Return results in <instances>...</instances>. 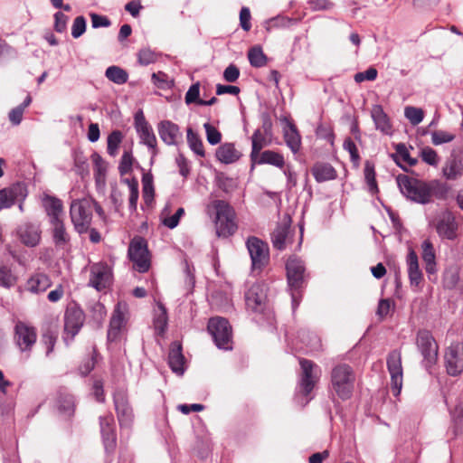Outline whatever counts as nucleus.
<instances>
[{"label": "nucleus", "instance_id": "obj_53", "mask_svg": "<svg viewBox=\"0 0 463 463\" xmlns=\"http://www.w3.org/2000/svg\"><path fill=\"white\" fill-rule=\"evenodd\" d=\"M316 135L319 139L324 140L329 145H334L335 135L329 124L320 123L316 129Z\"/></svg>", "mask_w": 463, "mask_h": 463}, {"label": "nucleus", "instance_id": "obj_56", "mask_svg": "<svg viewBox=\"0 0 463 463\" xmlns=\"http://www.w3.org/2000/svg\"><path fill=\"white\" fill-rule=\"evenodd\" d=\"M203 128L205 129L207 141L210 145H216L221 142L222 134L214 126L206 122L203 124Z\"/></svg>", "mask_w": 463, "mask_h": 463}, {"label": "nucleus", "instance_id": "obj_3", "mask_svg": "<svg viewBox=\"0 0 463 463\" xmlns=\"http://www.w3.org/2000/svg\"><path fill=\"white\" fill-rule=\"evenodd\" d=\"M355 383V373L346 364L335 365L331 371V385L335 394L342 400L352 397Z\"/></svg>", "mask_w": 463, "mask_h": 463}, {"label": "nucleus", "instance_id": "obj_38", "mask_svg": "<svg viewBox=\"0 0 463 463\" xmlns=\"http://www.w3.org/2000/svg\"><path fill=\"white\" fill-rule=\"evenodd\" d=\"M283 134L286 145H301V137L293 122L286 119Z\"/></svg>", "mask_w": 463, "mask_h": 463}, {"label": "nucleus", "instance_id": "obj_48", "mask_svg": "<svg viewBox=\"0 0 463 463\" xmlns=\"http://www.w3.org/2000/svg\"><path fill=\"white\" fill-rule=\"evenodd\" d=\"M17 277L7 266L0 267V287L10 288L16 284Z\"/></svg>", "mask_w": 463, "mask_h": 463}, {"label": "nucleus", "instance_id": "obj_2", "mask_svg": "<svg viewBox=\"0 0 463 463\" xmlns=\"http://www.w3.org/2000/svg\"><path fill=\"white\" fill-rule=\"evenodd\" d=\"M287 279L291 291L293 307H297L302 298V289L305 288L307 274L302 260L290 256L286 263Z\"/></svg>", "mask_w": 463, "mask_h": 463}, {"label": "nucleus", "instance_id": "obj_41", "mask_svg": "<svg viewBox=\"0 0 463 463\" xmlns=\"http://www.w3.org/2000/svg\"><path fill=\"white\" fill-rule=\"evenodd\" d=\"M31 103L32 97L28 94L22 104L10 110L8 118L14 126H18L22 122L24 110Z\"/></svg>", "mask_w": 463, "mask_h": 463}, {"label": "nucleus", "instance_id": "obj_7", "mask_svg": "<svg viewBox=\"0 0 463 463\" xmlns=\"http://www.w3.org/2000/svg\"><path fill=\"white\" fill-rule=\"evenodd\" d=\"M208 331L219 348L231 349L232 330L229 321L223 317H212L207 326Z\"/></svg>", "mask_w": 463, "mask_h": 463}, {"label": "nucleus", "instance_id": "obj_42", "mask_svg": "<svg viewBox=\"0 0 463 463\" xmlns=\"http://www.w3.org/2000/svg\"><path fill=\"white\" fill-rule=\"evenodd\" d=\"M250 64L254 68H261L267 64V56L260 46H253L248 52Z\"/></svg>", "mask_w": 463, "mask_h": 463}, {"label": "nucleus", "instance_id": "obj_35", "mask_svg": "<svg viewBox=\"0 0 463 463\" xmlns=\"http://www.w3.org/2000/svg\"><path fill=\"white\" fill-rule=\"evenodd\" d=\"M311 173L318 183L334 180L336 177V171L327 163L315 164Z\"/></svg>", "mask_w": 463, "mask_h": 463}, {"label": "nucleus", "instance_id": "obj_64", "mask_svg": "<svg viewBox=\"0 0 463 463\" xmlns=\"http://www.w3.org/2000/svg\"><path fill=\"white\" fill-rule=\"evenodd\" d=\"M250 19V9L246 6L241 7L240 12V25L245 32H249L251 28Z\"/></svg>", "mask_w": 463, "mask_h": 463}, {"label": "nucleus", "instance_id": "obj_14", "mask_svg": "<svg viewBox=\"0 0 463 463\" xmlns=\"http://www.w3.org/2000/svg\"><path fill=\"white\" fill-rule=\"evenodd\" d=\"M245 305L248 310L253 313H263L267 308L266 287L255 283L245 293Z\"/></svg>", "mask_w": 463, "mask_h": 463}, {"label": "nucleus", "instance_id": "obj_9", "mask_svg": "<svg viewBox=\"0 0 463 463\" xmlns=\"http://www.w3.org/2000/svg\"><path fill=\"white\" fill-rule=\"evenodd\" d=\"M386 365L391 376V391L398 397L403 384L402 358L400 350L394 349L388 354Z\"/></svg>", "mask_w": 463, "mask_h": 463}, {"label": "nucleus", "instance_id": "obj_55", "mask_svg": "<svg viewBox=\"0 0 463 463\" xmlns=\"http://www.w3.org/2000/svg\"><path fill=\"white\" fill-rule=\"evenodd\" d=\"M217 184L220 189L225 193H231L237 187V181L232 177L220 175L217 177Z\"/></svg>", "mask_w": 463, "mask_h": 463}, {"label": "nucleus", "instance_id": "obj_44", "mask_svg": "<svg viewBox=\"0 0 463 463\" xmlns=\"http://www.w3.org/2000/svg\"><path fill=\"white\" fill-rule=\"evenodd\" d=\"M298 23V19L278 15L266 22V29L267 31H270L273 28H287L295 25Z\"/></svg>", "mask_w": 463, "mask_h": 463}, {"label": "nucleus", "instance_id": "obj_59", "mask_svg": "<svg viewBox=\"0 0 463 463\" xmlns=\"http://www.w3.org/2000/svg\"><path fill=\"white\" fill-rule=\"evenodd\" d=\"M86 31V19L84 16L80 15L77 16L71 27V35L73 38L77 39L80 37Z\"/></svg>", "mask_w": 463, "mask_h": 463}, {"label": "nucleus", "instance_id": "obj_13", "mask_svg": "<svg viewBox=\"0 0 463 463\" xmlns=\"http://www.w3.org/2000/svg\"><path fill=\"white\" fill-rule=\"evenodd\" d=\"M416 344L426 362V365L434 364L438 357L439 347L432 334L425 329L419 330Z\"/></svg>", "mask_w": 463, "mask_h": 463}, {"label": "nucleus", "instance_id": "obj_18", "mask_svg": "<svg viewBox=\"0 0 463 463\" xmlns=\"http://www.w3.org/2000/svg\"><path fill=\"white\" fill-rule=\"evenodd\" d=\"M445 365L449 375L457 376L463 371V350L459 346H449L445 353Z\"/></svg>", "mask_w": 463, "mask_h": 463}, {"label": "nucleus", "instance_id": "obj_16", "mask_svg": "<svg viewBox=\"0 0 463 463\" xmlns=\"http://www.w3.org/2000/svg\"><path fill=\"white\" fill-rule=\"evenodd\" d=\"M114 406L120 426H129L134 419L133 409L125 391H116L113 395Z\"/></svg>", "mask_w": 463, "mask_h": 463}, {"label": "nucleus", "instance_id": "obj_32", "mask_svg": "<svg viewBox=\"0 0 463 463\" xmlns=\"http://www.w3.org/2000/svg\"><path fill=\"white\" fill-rule=\"evenodd\" d=\"M290 226L288 223L278 224L273 232L271 233V241L273 247L277 250H282L286 248L287 243L289 241Z\"/></svg>", "mask_w": 463, "mask_h": 463}, {"label": "nucleus", "instance_id": "obj_34", "mask_svg": "<svg viewBox=\"0 0 463 463\" xmlns=\"http://www.w3.org/2000/svg\"><path fill=\"white\" fill-rule=\"evenodd\" d=\"M421 257L425 263V270L428 275H434L436 269V255L433 244L430 241L425 240L421 245Z\"/></svg>", "mask_w": 463, "mask_h": 463}, {"label": "nucleus", "instance_id": "obj_62", "mask_svg": "<svg viewBox=\"0 0 463 463\" xmlns=\"http://www.w3.org/2000/svg\"><path fill=\"white\" fill-rule=\"evenodd\" d=\"M127 183L129 185L130 194H129V207L132 210L137 209V200H138V183L136 180L128 181Z\"/></svg>", "mask_w": 463, "mask_h": 463}, {"label": "nucleus", "instance_id": "obj_49", "mask_svg": "<svg viewBox=\"0 0 463 463\" xmlns=\"http://www.w3.org/2000/svg\"><path fill=\"white\" fill-rule=\"evenodd\" d=\"M453 432L455 436H463V402H460L453 411Z\"/></svg>", "mask_w": 463, "mask_h": 463}, {"label": "nucleus", "instance_id": "obj_31", "mask_svg": "<svg viewBox=\"0 0 463 463\" xmlns=\"http://www.w3.org/2000/svg\"><path fill=\"white\" fill-rule=\"evenodd\" d=\"M91 160L95 183L99 187L104 186L107 179L108 163L96 152L92 153Z\"/></svg>", "mask_w": 463, "mask_h": 463}, {"label": "nucleus", "instance_id": "obj_30", "mask_svg": "<svg viewBox=\"0 0 463 463\" xmlns=\"http://www.w3.org/2000/svg\"><path fill=\"white\" fill-rule=\"evenodd\" d=\"M407 266L411 284L418 287L422 281L423 275L419 267L418 256L411 249L407 255Z\"/></svg>", "mask_w": 463, "mask_h": 463}, {"label": "nucleus", "instance_id": "obj_37", "mask_svg": "<svg viewBox=\"0 0 463 463\" xmlns=\"http://www.w3.org/2000/svg\"><path fill=\"white\" fill-rule=\"evenodd\" d=\"M57 407L61 413L71 417L75 407L73 396L66 392L60 391L57 397Z\"/></svg>", "mask_w": 463, "mask_h": 463}, {"label": "nucleus", "instance_id": "obj_33", "mask_svg": "<svg viewBox=\"0 0 463 463\" xmlns=\"http://www.w3.org/2000/svg\"><path fill=\"white\" fill-rule=\"evenodd\" d=\"M51 230L52 234V240L56 247L63 249L69 244L71 241L70 234L68 233L64 221L52 222Z\"/></svg>", "mask_w": 463, "mask_h": 463}, {"label": "nucleus", "instance_id": "obj_43", "mask_svg": "<svg viewBox=\"0 0 463 463\" xmlns=\"http://www.w3.org/2000/svg\"><path fill=\"white\" fill-rule=\"evenodd\" d=\"M106 77L116 84H124L128 80V72L118 66H109L105 72Z\"/></svg>", "mask_w": 463, "mask_h": 463}, {"label": "nucleus", "instance_id": "obj_60", "mask_svg": "<svg viewBox=\"0 0 463 463\" xmlns=\"http://www.w3.org/2000/svg\"><path fill=\"white\" fill-rule=\"evenodd\" d=\"M137 57L138 62L144 66L154 63L157 59L156 52L151 51L150 49L140 50L138 52Z\"/></svg>", "mask_w": 463, "mask_h": 463}, {"label": "nucleus", "instance_id": "obj_12", "mask_svg": "<svg viewBox=\"0 0 463 463\" xmlns=\"http://www.w3.org/2000/svg\"><path fill=\"white\" fill-rule=\"evenodd\" d=\"M432 223L440 238L450 241L457 239L458 225L451 212H440L437 214Z\"/></svg>", "mask_w": 463, "mask_h": 463}, {"label": "nucleus", "instance_id": "obj_50", "mask_svg": "<svg viewBox=\"0 0 463 463\" xmlns=\"http://www.w3.org/2000/svg\"><path fill=\"white\" fill-rule=\"evenodd\" d=\"M58 338V333L55 329L48 327L42 335V343L46 348V355H49L54 348Z\"/></svg>", "mask_w": 463, "mask_h": 463}, {"label": "nucleus", "instance_id": "obj_17", "mask_svg": "<svg viewBox=\"0 0 463 463\" xmlns=\"http://www.w3.org/2000/svg\"><path fill=\"white\" fill-rule=\"evenodd\" d=\"M111 279V269L107 263H94L90 267V284L98 290L106 288Z\"/></svg>", "mask_w": 463, "mask_h": 463}, {"label": "nucleus", "instance_id": "obj_24", "mask_svg": "<svg viewBox=\"0 0 463 463\" xmlns=\"http://www.w3.org/2000/svg\"><path fill=\"white\" fill-rule=\"evenodd\" d=\"M263 146H252L251 156L254 162L259 164H270L278 167L284 165L283 156L275 151L267 150L260 153Z\"/></svg>", "mask_w": 463, "mask_h": 463}, {"label": "nucleus", "instance_id": "obj_40", "mask_svg": "<svg viewBox=\"0 0 463 463\" xmlns=\"http://www.w3.org/2000/svg\"><path fill=\"white\" fill-rule=\"evenodd\" d=\"M449 188L444 184L440 183L437 180H432L429 182V194H430V202H431L432 198L444 200L447 198Z\"/></svg>", "mask_w": 463, "mask_h": 463}, {"label": "nucleus", "instance_id": "obj_8", "mask_svg": "<svg viewBox=\"0 0 463 463\" xmlns=\"http://www.w3.org/2000/svg\"><path fill=\"white\" fill-rule=\"evenodd\" d=\"M246 247L250 256L252 270L261 272L269 262L268 243L255 236H251L248 238Z\"/></svg>", "mask_w": 463, "mask_h": 463}, {"label": "nucleus", "instance_id": "obj_57", "mask_svg": "<svg viewBox=\"0 0 463 463\" xmlns=\"http://www.w3.org/2000/svg\"><path fill=\"white\" fill-rule=\"evenodd\" d=\"M185 103L187 105L195 103L199 105L200 99V82L197 81L190 86L184 97Z\"/></svg>", "mask_w": 463, "mask_h": 463}, {"label": "nucleus", "instance_id": "obj_61", "mask_svg": "<svg viewBox=\"0 0 463 463\" xmlns=\"http://www.w3.org/2000/svg\"><path fill=\"white\" fill-rule=\"evenodd\" d=\"M133 157L129 151H125L118 166V170L121 175L129 173L132 169Z\"/></svg>", "mask_w": 463, "mask_h": 463}, {"label": "nucleus", "instance_id": "obj_11", "mask_svg": "<svg viewBox=\"0 0 463 463\" xmlns=\"http://www.w3.org/2000/svg\"><path fill=\"white\" fill-rule=\"evenodd\" d=\"M299 364L301 368L299 380L300 392L305 396H308L319 380V368L313 361L306 358H300Z\"/></svg>", "mask_w": 463, "mask_h": 463}, {"label": "nucleus", "instance_id": "obj_6", "mask_svg": "<svg viewBox=\"0 0 463 463\" xmlns=\"http://www.w3.org/2000/svg\"><path fill=\"white\" fill-rule=\"evenodd\" d=\"M128 255L133 262V269L140 273L148 271L151 261L146 241L142 237H135L129 243Z\"/></svg>", "mask_w": 463, "mask_h": 463}, {"label": "nucleus", "instance_id": "obj_19", "mask_svg": "<svg viewBox=\"0 0 463 463\" xmlns=\"http://www.w3.org/2000/svg\"><path fill=\"white\" fill-rule=\"evenodd\" d=\"M16 234L24 246L35 247L40 243L42 231L39 225L27 222L17 228Z\"/></svg>", "mask_w": 463, "mask_h": 463}, {"label": "nucleus", "instance_id": "obj_39", "mask_svg": "<svg viewBox=\"0 0 463 463\" xmlns=\"http://www.w3.org/2000/svg\"><path fill=\"white\" fill-rule=\"evenodd\" d=\"M215 155L221 162L225 164L233 163L241 156V153L234 146H219Z\"/></svg>", "mask_w": 463, "mask_h": 463}, {"label": "nucleus", "instance_id": "obj_54", "mask_svg": "<svg viewBox=\"0 0 463 463\" xmlns=\"http://www.w3.org/2000/svg\"><path fill=\"white\" fill-rule=\"evenodd\" d=\"M404 115L412 125L420 124L424 118V113L421 109L411 106L405 108Z\"/></svg>", "mask_w": 463, "mask_h": 463}, {"label": "nucleus", "instance_id": "obj_29", "mask_svg": "<svg viewBox=\"0 0 463 463\" xmlns=\"http://www.w3.org/2000/svg\"><path fill=\"white\" fill-rule=\"evenodd\" d=\"M371 115L375 124L376 129L380 130L385 135L392 134V124L381 105H374L371 110Z\"/></svg>", "mask_w": 463, "mask_h": 463}, {"label": "nucleus", "instance_id": "obj_22", "mask_svg": "<svg viewBox=\"0 0 463 463\" xmlns=\"http://www.w3.org/2000/svg\"><path fill=\"white\" fill-rule=\"evenodd\" d=\"M100 432L107 450L114 449L116 446V426L112 414L99 418Z\"/></svg>", "mask_w": 463, "mask_h": 463}, {"label": "nucleus", "instance_id": "obj_21", "mask_svg": "<svg viewBox=\"0 0 463 463\" xmlns=\"http://www.w3.org/2000/svg\"><path fill=\"white\" fill-rule=\"evenodd\" d=\"M26 188L24 184H16L10 188L0 190V210L10 208L17 201L24 199Z\"/></svg>", "mask_w": 463, "mask_h": 463}, {"label": "nucleus", "instance_id": "obj_36", "mask_svg": "<svg viewBox=\"0 0 463 463\" xmlns=\"http://www.w3.org/2000/svg\"><path fill=\"white\" fill-rule=\"evenodd\" d=\"M394 162L403 170L407 171V166H412L418 162L416 157L410 154L408 146H396V152L391 155Z\"/></svg>", "mask_w": 463, "mask_h": 463}, {"label": "nucleus", "instance_id": "obj_28", "mask_svg": "<svg viewBox=\"0 0 463 463\" xmlns=\"http://www.w3.org/2000/svg\"><path fill=\"white\" fill-rule=\"evenodd\" d=\"M52 285L50 278L44 273L32 275L25 283V289L33 294L46 291Z\"/></svg>", "mask_w": 463, "mask_h": 463}, {"label": "nucleus", "instance_id": "obj_25", "mask_svg": "<svg viewBox=\"0 0 463 463\" xmlns=\"http://www.w3.org/2000/svg\"><path fill=\"white\" fill-rule=\"evenodd\" d=\"M261 127L256 129L251 138V145H262L270 141L272 130V119L269 112L260 115Z\"/></svg>", "mask_w": 463, "mask_h": 463}, {"label": "nucleus", "instance_id": "obj_63", "mask_svg": "<svg viewBox=\"0 0 463 463\" xmlns=\"http://www.w3.org/2000/svg\"><path fill=\"white\" fill-rule=\"evenodd\" d=\"M378 71L375 68L370 67L364 71L357 72L354 75V80L361 83L364 80H374L377 78Z\"/></svg>", "mask_w": 463, "mask_h": 463}, {"label": "nucleus", "instance_id": "obj_46", "mask_svg": "<svg viewBox=\"0 0 463 463\" xmlns=\"http://www.w3.org/2000/svg\"><path fill=\"white\" fill-rule=\"evenodd\" d=\"M459 281V269L456 266L446 269L443 276V284L447 288H454Z\"/></svg>", "mask_w": 463, "mask_h": 463}, {"label": "nucleus", "instance_id": "obj_5", "mask_svg": "<svg viewBox=\"0 0 463 463\" xmlns=\"http://www.w3.org/2000/svg\"><path fill=\"white\" fill-rule=\"evenodd\" d=\"M397 183L402 193L419 203H430L429 183L405 175L397 176Z\"/></svg>", "mask_w": 463, "mask_h": 463}, {"label": "nucleus", "instance_id": "obj_47", "mask_svg": "<svg viewBox=\"0 0 463 463\" xmlns=\"http://www.w3.org/2000/svg\"><path fill=\"white\" fill-rule=\"evenodd\" d=\"M125 305L118 303L112 313L109 326L124 328L126 325Z\"/></svg>", "mask_w": 463, "mask_h": 463}, {"label": "nucleus", "instance_id": "obj_45", "mask_svg": "<svg viewBox=\"0 0 463 463\" xmlns=\"http://www.w3.org/2000/svg\"><path fill=\"white\" fill-rule=\"evenodd\" d=\"M160 312L154 318V328L156 335H163L167 327V312L165 307L160 304L159 305Z\"/></svg>", "mask_w": 463, "mask_h": 463}, {"label": "nucleus", "instance_id": "obj_1", "mask_svg": "<svg viewBox=\"0 0 463 463\" xmlns=\"http://www.w3.org/2000/svg\"><path fill=\"white\" fill-rule=\"evenodd\" d=\"M207 213L214 215V224L218 237L228 238L237 229L236 213L232 206L223 200H214L207 205Z\"/></svg>", "mask_w": 463, "mask_h": 463}, {"label": "nucleus", "instance_id": "obj_10", "mask_svg": "<svg viewBox=\"0 0 463 463\" xmlns=\"http://www.w3.org/2000/svg\"><path fill=\"white\" fill-rule=\"evenodd\" d=\"M85 321V314L78 307H67L64 315V335L63 341L67 345L72 342L75 335L80 332Z\"/></svg>", "mask_w": 463, "mask_h": 463}, {"label": "nucleus", "instance_id": "obj_26", "mask_svg": "<svg viewBox=\"0 0 463 463\" xmlns=\"http://www.w3.org/2000/svg\"><path fill=\"white\" fill-rule=\"evenodd\" d=\"M43 203L50 219V223L63 220V203L61 200L52 195H45Z\"/></svg>", "mask_w": 463, "mask_h": 463}, {"label": "nucleus", "instance_id": "obj_52", "mask_svg": "<svg viewBox=\"0 0 463 463\" xmlns=\"http://www.w3.org/2000/svg\"><path fill=\"white\" fill-rule=\"evenodd\" d=\"M364 178L369 190L372 193H377L378 186L375 179L374 165L370 161H366L364 164Z\"/></svg>", "mask_w": 463, "mask_h": 463}, {"label": "nucleus", "instance_id": "obj_15", "mask_svg": "<svg viewBox=\"0 0 463 463\" xmlns=\"http://www.w3.org/2000/svg\"><path fill=\"white\" fill-rule=\"evenodd\" d=\"M37 333L35 327L24 322H17L14 326V341L20 351L30 352L36 343Z\"/></svg>", "mask_w": 463, "mask_h": 463}, {"label": "nucleus", "instance_id": "obj_27", "mask_svg": "<svg viewBox=\"0 0 463 463\" xmlns=\"http://www.w3.org/2000/svg\"><path fill=\"white\" fill-rule=\"evenodd\" d=\"M168 364L173 372L177 374H183L184 356L183 347L180 342L174 341L169 347Z\"/></svg>", "mask_w": 463, "mask_h": 463}, {"label": "nucleus", "instance_id": "obj_20", "mask_svg": "<svg viewBox=\"0 0 463 463\" xmlns=\"http://www.w3.org/2000/svg\"><path fill=\"white\" fill-rule=\"evenodd\" d=\"M134 123L136 131L140 138V143L142 145H156V136L142 110L136 112Z\"/></svg>", "mask_w": 463, "mask_h": 463}, {"label": "nucleus", "instance_id": "obj_23", "mask_svg": "<svg viewBox=\"0 0 463 463\" xmlns=\"http://www.w3.org/2000/svg\"><path fill=\"white\" fill-rule=\"evenodd\" d=\"M160 138L165 145H177L182 138V133L178 125L170 121L163 120L157 126Z\"/></svg>", "mask_w": 463, "mask_h": 463}, {"label": "nucleus", "instance_id": "obj_4", "mask_svg": "<svg viewBox=\"0 0 463 463\" xmlns=\"http://www.w3.org/2000/svg\"><path fill=\"white\" fill-rule=\"evenodd\" d=\"M93 200L84 198L73 200L70 207V216L74 229L79 233L87 232L92 221Z\"/></svg>", "mask_w": 463, "mask_h": 463}, {"label": "nucleus", "instance_id": "obj_51", "mask_svg": "<svg viewBox=\"0 0 463 463\" xmlns=\"http://www.w3.org/2000/svg\"><path fill=\"white\" fill-rule=\"evenodd\" d=\"M462 171V164L459 161H457L455 158L448 160L446 165L443 168L444 175L448 179H456L458 175H461Z\"/></svg>", "mask_w": 463, "mask_h": 463}, {"label": "nucleus", "instance_id": "obj_58", "mask_svg": "<svg viewBox=\"0 0 463 463\" xmlns=\"http://www.w3.org/2000/svg\"><path fill=\"white\" fill-rule=\"evenodd\" d=\"M455 135L445 130H436L431 132V139L434 145H441L453 141Z\"/></svg>", "mask_w": 463, "mask_h": 463}]
</instances>
